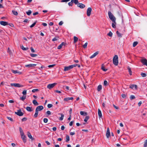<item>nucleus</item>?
Wrapping results in <instances>:
<instances>
[{
	"mask_svg": "<svg viewBox=\"0 0 147 147\" xmlns=\"http://www.w3.org/2000/svg\"><path fill=\"white\" fill-rule=\"evenodd\" d=\"M108 14L109 18L113 22L115 23V24H116L115 22L116 18L113 15V14L110 11H109L108 12Z\"/></svg>",
	"mask_w": 147,
	"mask_h": 147,
	"instance_id": "nucleus-1",
	"label": "nucleus"
},
{
	"mask_svg": "<svg viewBox=\"0 0 147 147\" xmlns=\"http://www.w3.org/2000/svg\"><path fill=\"white\" fill-rule=\"evenodd\" d=\"M118 57L117 55H115L113 58V63L115 65H117L118 64Z\"/></svg>",
	"mask_w": 147,
	"mask_h": 147,
	"instance_id": "nucleus-2",
	"label": "nucleus"
},
{
	"mask_svg": "<svg viewBox=\"0 0 147 147\" xmlns=\"http://www.w3.org/2000/svg\"><path fill=\"white\" fill-rule=\"evenodd\" d=\"M57 84L56 83H54L53 84H49L47 86V88L49 89H51V88H53Z\"/></svg>",
	"mask_w": 147,
	"mask_h": 147,
	"instance_id": "nucleus-3",
	"label": "nucleus"
},
{
	"mask_svg": "<svg viewBox=\"0 0 147 147\" xmlns=\"http://www.w3.org/2000/svg\"><path fill=\"white\" fill-rule=\"evenodd\" d=\"M92 9L91 7H88L87 10V15L88 16H90Z\"/></svg>",
	"mask_w": 147,
	"mask_h": 147,
	"instance_id": "nucleus-4",
	"label": "nucleus"
},
{
	"mask_svg": "<svg viewBox=\"0 0 147 147\" xmlns=\"http://www.w3.org/2000/svg\"><path fill=\"white\" fill-rule=\"evenodd\" d=\"M141 61L144 65L147 66V60L146 59L144 58L141 59Z\"/></svg>",
	"mask_w": 147,
	"mask_h": 147,
	"instance_id": "nucleus-5",
	"label": "nucleus"
},
{
	"mask_svg": "<svg viewBox=\"0 0 147 147\" xmlns=\"http://www.w3.org/2000/svg\"><path fill=\"white\" fill-rule=\"evenodd\" d=\"M106 136L107 138H109V137L110 136V132L109 131V127L107 128V132L106 134Z\"/></svg>",
	"mask_w": 147,
	"mask_h": 147,
	"instance_id": "nucleus-6",
	"label": "nucleus"
},
{
	"mask_svg": "<svg viewBox=\"0 0 147 147\" xmlns=\"http://www.w3.org/2000/svg\"><path fill=\"white\" fill-rule=\"evenodd\" d=\"M19 130H20V135L21 136V137L22 136H25V135L24 134L22 129V128L20 127H19Z\"/></svg>",
	"mask_w": 147,
	"mask_h": 147,
	"instance_id": "nucleus-7",
	"label": "nucleus"
},
{
	"mask_svg": "<svg viewBox=\"0 0 147 147\" xmlns=\"http://www.w3.org/2000/svg\"><path fill=\"white\" fill-rule=\"evenodd\" d=\"M0 24L2 25L3 26H5L8 25H9L8 23L6 22L3 21H1L0 22Z\"/></svg>",
	"mask_w": 147,
	"mask_h": 147,
	"instance_id": "nucleus-8",
	"label": "nucleus"
},
{
	"mask_svg": "<svg viewBox=\"0 0 147 147\" xmlns=\"http://www.w3.org/2000/svg\"><path fill=\"white\" fill-rule=\"evenodd\" d=\"M77 6L81 9L85 7L84 5L81 3H78L77 5Z\"/></svg>",
	"mask_w": 147,
	"mask_h": 147,
	"instance_id": "nucleus-9",
	"label": "nucleus"
},
{
	"mask_svg": "<svg viewBox=\"0 0 147 147\" xmlns=\"http://www.w3.org/2000/svg\"><path fill=\"white\" fill-rule=\"evenodd\" d=\"M43 108L44 107L42 106H39L37 107L36 109L38 111H40L42 110Z\"/></svg>",
	"mask_w": 147,
	"mask_h": 147,
	"instance_id": "nucleus-10",
	"label": "nucleus"
},
{
	"mask_svg": "<svg viewBox=\"0 0 147 147\" xmlns=\"http://www.w3.org/2000/svg\"><path fill=\"white\" fill-rule=\"evenodd\" d=\"M66 45V43L63 42H62L59 45L57 49H61L62 48V47L63 45L65 46Z\"/></svg>",
	"mask_w": 147,
	"mask_h": 147,
	"instance_id": "nucleus-11",
	"label": "nucleus"
},
{
	"mask_svg": "<svg viewBox=\"0 0 147 147\" xmlns=\"http://www.w3.org/2000/svg\"><path fill=\"white\" fill-rule=\"evenodd\" d=\"M27 136L28 137L32 140H33L34 139V138L32 137L31 134L29 131H28L27 132Z\"/></svg>",
	"mask_w": 147,
	"mask_h": 147,
	"instance_id": "nucleus-12",
	"label": "nucleus"
},
{
	"mask_svg": "<svg viewBox=\"0 0 147 147\" xmlns=\"http://www.w3.org/2000/svg\"><path fill=\"white\" fill-rule=\"evenodd\" d=\"M36 64H30L28 65H25L26 67H34L36 66Z\"/></svg>",
	"mask_w": 147,
	"mask_h": 147,
	"instance_id": "nucleus-13",
	"label": "nucleus"
},
{
	"mask_svg": "<svg viewBox=\"0 0 147 147\" xmlns=\"http://www.w3.org/2000/svg\"><path fill=\"white\" fill-rule=\"evenodd\" d=\"M71 69L70 66H69L67 67H64V71H66L70 70Z\"/></svg>",
	"mask_w": 147,
	"mask_h": 147,
	"instance_id": "nucleus-14",
	"label": "nucleus"
},
{
	"mask_svg": "<svg viewBox=\"0 0 147 147\" xmlns=\"http://www.w3.org/2000/svg\"><path fill=\"white\" fill-rule=\"evenodd\" d=\"M24 143H25L26 142V136L21 137Z\"/></svg>",
	"mask_w": 147,
	"mask_h": 147,
	"instance_id": "nucleus-15",
	"label": "nucleus"
},
{
	"mask_svg": "<svg viewBox=\"0 0 147 147\" xmlns=\"http://www.w3.org/2000/svg\"><path fill=\"white\" fill-rule=\"evenodd\" d=\"M98 53V52L97 51L93 55H92V56H91L90 57V59H92L93 58L95 57L96 55H97Z\"/></svg>",
	"mask_w": 147,
	"mask_h": 147,
	"instance_id": "nucleus-16",
	"label": "nucleus"
},
{
	"mask_svg": "<svg viewBox=\"0 0 147 147\" xmlns=\"http://www.w3.org/2000/svg\"><path fill=\"white\" fill-rule=\"evenodd\" d=\"M80 114L81 115L83 116H87L88 115L87 113L86 112L81 111L80 112Z\"/></svg>",
	"mask_w": 147,
	"mask_h": 147,
	"instance_id": "nucleus-17",
	"label": "nucleus"
},
{
	"mask_svg": "<svg viewBox=\"0 0 147 147\" xmlns=\"http://www.w3.org/2000/svg\"><path fill=\"white\" fill-rule=\"evenodd\" d=\"M129 88L131 89H133L134 88L135 89H137V86L136 85L132 84L130 86Z\"/></svg>",
	"mask_w": 147,
	"mask_h": 147,
	"instance_id": "nucleus-18",
	"label": "nucleus"
},
{
	"mask_svg": "<svg viewBox=\"0 0 147 147\" xmlns=\"http://www.w3.org/2000/svg\"><path fill=\"white\" fill-rule=\"evenodd\" d=\"M98 114L99 118H101L102 117V114L101 111L99 109H98Z\"/></svg>",
	"mask_w": 147,
	"mask_h": 147,
	"instance_id": "nucleus-19",
	"label": "nucleus"
},
{
	"mask_svg": "<svg viewBox=\"0 0 147 147\" xmlns=\"http://www.w3.org/2000/svg\"><path fill=\"white\" fill-rule=\"evenodd\" d=\"M26 96L23 95L22 97L20 98V99L23 101H24L26 98Z\"/></svg>",
	"mask_w": 147,
	"mask_h": 147,
	"instance_id": "nucleus-20",
	"label": "nucleus"
},
{
	"mask_svg": "<svg viewBox=\"0 0 147 147\" xmlns=\"http://www.w3.org/2000/svg\"><path fill=\"white\" fill-rule=\"evenodd\" d=\"M59 115H61V117L59 118V120L60 121H62L63 119V117H64V115L63 113H59Z\"/></svg>",
	"mask_w": 147,
	"mask_h": 147,
	"instance_id": "nucleus-21",
	"label": "nucleus"
},
{
	"mask_svg": "<svg viewBox=\"0 0 147 147\" xmlns=\"http://www.w3.org/2000/svg\"><path fill=\"white\" fill-rule=\"evenodd\" d=\"M38 111H37V110L36 109L35 113L34 115V118H36L37 117L38 114Z\"/></svg>",
	"mask_w": 147,
	"mask_h": 147,
	"instance_id": "nucleus-22",
	"label": "nucleus"
},
{
	"mask_svg": "<svg viewBox=\"0 0 147 147\" xmlns=\"http://www.w3.org/2000/svg\"><path fill=\"white\" fill-rule=\"evenodd\" d=\"M26 110L28 111L31 112L32 110V107H27L26 108Z\"/></svg>",
	"mask_w": 147,
	"mask_h": 147,
	"instance_id": "nucleus-23",
	"label": "nucleus"
},
{
	"mask_svg": "<svg viewBox=\"0 0 147 147\" xmlns=\"http://www.w3.org/2000/svg\"><path fill=\"white\" fill-rule=\"evenodd\" d=\"M32 102L33 104L35 105H38V103L37 102L36 100H33Z\"/></svg>",
	"mask_w": 147,
	"mask_h": 147,
	"instance_id": "nucleus-24",
	"label": "nucleus"
},
{
	"mask_svg": "<svg viewBox=\"0 0 147 147\" xmlns=\"http://www.w3.org/2000/svg\"><path fill=\"white\" fill-rule=\"evenodd\" d=\"M11 86L16 87H18V84L12 83L11 84Z\"/></svg>",
	"mask_w": 147,
	"mask_h": 147,
	"instance_id": "nucleus-25",
	"label": "nucleus"
},
{
	"mask_svg": "<svg viewBox=\"0 0 147 147\" xmlns=\"http://www.w3.org/2000/svg\"><path fill=\"white\" fill-rule=\"evenodd\" d=\"M20 48L21 49H22L23 50H27L28 49V47L25 48L23 45L20 46Z\"/></svg>",
	"mask_w": 147,
	"mask_h": 147,
	"instance_id": "nucleus-26",
	"label": "nucleus"
},
{
	"mask_svg": "<svg viewBox=\"0 0 147 147\" xmlns=\"http://www.w3.org/2000/svg\"><path fill=\"white\" fill-rule=\"evenodd\" d=\"M12 12L13 13L15 16H17L18 14V12L15 10H13L12 11Z\"/></svg>",
	"mask_w": 147,
	"mask_h": 147,
	"instance_id": "nucleus-27",
	"label": "nucleus"
},
{
	"mask_svg": "<svg viewBox=\"0 0 147 147\" xmlns=\"http://www.w3.org/2000/svg\"><path fill=\"white\" fill-rule=\"evenodd\" d=\"M74 43H76L78 41V38L77 37L74 36Z\"/></svg>",
	"mask_w": 147,
	"mask_h": 147,
	"instance_id": "nucleus-28",
	"label": "nucleus"
},
{
	"mask_svg": "<svg viewBox=\"0 0 147 147\" xmlns=\"http://www.w3.org/2000/svg\"><path fill=\"white\" fill-rule=\"evenodd\" d=\"M116 33L117 35V36L119 37H121L122 36V35L118 31H117L116 32Z\"/></svg>",
	"mask_w": 147,
	"mask_h": 147,
	"instance_id": "nucleus-29",
	"label": "nucleus"
},
{
	"mask_svg": "<svg viewBox=\"0 0 147 147\" xmlns=\"http://www.w3.org/2000/svg\"><path fill=\"white\" fill-rule=\"evenodd\" d=\"M102 88V86L101 85H98V86L97 88V90L98 91H100V90H101Z\"/></svg>",
	"mask_w": 147,
	"mask_h": 147,
	"instance_id": "nucleus-30",
	"label": "nucleus"
},
{
	"mask_svg": "<svg viewBox=\"0 0 147 147\" xmlns=\"http://www.w3.org/2000/svg\"><path fill=\"white\" fill-rule=\"evenodd\" d=\"M66 142H68V141H69V140H70L69 136L68 135H66Z\"/></svg>",
	"mask_w": 147,
	"mask_h": 147,
	"instance_id": "nucleus-31",
	"label": "nucleus"
},
{
	"mask_svg": "<svg viewBox=\"0 0 147 147\" xmlns=\"http://www.w3.org/2000/svg\"><path fill=\"white\" fill-rule=\"evenodd\" d=\"M89 118L90 117L89 116H86L84 119V121L86 122H87L88 120L89 119Z\"/></svg>",
	"mask_w": 147,
	"mask_h": 147,
	"instance_id": "nucleus-32",
	"label": "nucleus"
},
{
	"mask_svg": "<svg viewBox=\"0 0 147 147\" xmlns=\"http://www.w3.org/2000/svg\"><path fill=\"white\" fill-rule=\"evenodd\" d=\"M73 3H74L76 5H78V0H72Z\"/></svg>",
	"mask_w": 147,
	"mask_h": 147,
	"instance_id": "nucleus-33",
	"label": "nucleus"
},
{
	"mask_svg": "<svg viewBox=\"0 0 147 147\" xmlns=\"http://www.w3.org/2000/svg\"><path fill=\"white\" fill-rule=\"evenodd\" d=\"M24 113L22 112L21 110V109H19V116H21L23 115Z\"/></svg>",
	"mask_w": 147,
	"mask_h": 147,
	"instance_id": "nucleus-34",
	"label": "nucleus"
},
{
	"mask_svg": "<svg viewBox=\"0 0 147 147\" xmlns=\"http://www.w3.org/2000/svg\"><path fill=\"white\" fill-rule=\"evenodd\" d=\"M128 70V71L129 73V74L130 75H132V71H131V68L129 67H128L127 68Z\"/></svg>",
	"mask_w": 147,
	"mask_h": 147,
	"instance_id": "nucleus-35",
	"label": "nucleus"
},
{
	"mask_svg": "<svg viewBox=\"0 0 147 147\" xmlns=\"http://www.w3.org/2000/svg\"><path fill=\"white\" fill-rule=\"evenodd\" d=\"M141 75L143 77H145L146 76V74L142 72L141 73Z\"/></svg>",
	"mask_w": 147,
	"mask_h": 147,
	"instance_id": "nucleus-36",
	"label": "nucleus"
},
{
	"mask_svg": "<svg viewBox=\"0 0 147 147\" xmlns=\"http://www.w3.org/2000/svg\"><path fill=\"white\" fill-rule=\"evenodd\" d=\"M7 52L9 53V54L10 55H12V52L11 51V50H10L9 48H8V49Z\"/></svg>",
	"mask_w": 147,
	"mask_h": 147,
	"instance_id": "nucleus-37",
	"label": "nucleus"
},
{
	"mask_svg": "<svg viewBox=\"0 0 147 147\" xmlns=\"http://www.w3.org/2000/svg\"><path fill=\"white\" fill-rule=\"evenodd\" d=\"M59 37L58 36H56L52 40L53 41H54L57 40L59 38Z\"/></svg>",
	"mask_w": 147,
	"mask_h": 147,
	"instance_id": "nucleus-38",
	"label": "nucleus"
},
{
	"mask_svg": "<svg viewBox=\"0 0 147 147\" xmlns=\"http://www.w3.org/2000/svg\"><path fill=\"white\" fill-rule=\"evenodd\" d=\"M108 85V82L106 80H105L104 82V85L106 86H107Z\"/></svg>",
	"mask_w": 147,
	"mask_h": 147,
	"instance_id": "nucleus-39",
	"label": "nucleus"
},
{
	"mask_svg": "<svg viewBox=\"0 0 147 147\" xmlns=\"http://www.w3.org/2000/svg\"><path fill=\"white\" fill-rule=\"evenodd\" d=\"M32 13V11L30 10H29L28 11L26 12V13L28 15H30Z\"/></svg>",
	"mask_w": 147,
	"mask_h": 147,
	"instance_id": "nucleus-40",
	"label": "nucleus"
},
{
	"mask_svg": "<svg viewBox=\"0 0 147 147\" xmlns=\"http://www.w3.org/2000/svg\"><path fill=\"white\" fill-rule=\"evenodd\" d=\"M144 147H146L147 146V139L144 142Z\"/></svg>",
	"mask_w": 147,
	"mask_h": 147,
	"instance_id": "nucleus-41",
	"label": "nucleus"
},
{
	"mask_svg": "<svg viewBox=\"0 0 147 147\" xmlns=\"http://www.w3.org/2000/svg\"><path fill=\"white\" fill-rule=\"evenodd\" d=\"M22 94L26 96L27 94V90H24L22 92Z\"/></svg>",
	"mask_w": 147,
	"mask_h": 147,
	"instance_id": "nucleus-42",
	"label": "nucleus"
},
{
	"mask_svg": "<svg viewBox=\"0 0 147 147\" xmlns=\"http://www.w3.org/2000/svg\"><path fill=\"white\" fill-rule=\"evenodd\" d=\"M113 33L111 31H110L107 34V35L110 36L112 37V36Z\"/></svg>",
	"mask_w": 147,
	"mask_h": 147,
	"instance_id": "nucleus-43",
	"label": "nucleus"
},
{
	"mask_svg": "<svg viewBox=\"0 0 147 147\" xmlns=\"http://www.w3.org/2000/svg\"><path fill=\"white\" fill-rule=\"evenodd\" d=\"M138 44V42L137 41L134 42L133 46V47H135Z\"/></svg>",
	"mask_w": 147,
	"mask_h": 147,
	"instance_id": "nucleus-44",
	"label": "nucleus"
},
{
	"mask_svg": "<svg viewBox=\"0 0 147 147\" xmlns=\"http://www.w3.org/2000/svg\"><path fill=\"white\" fill-rule=\"evenodd\" d=\"M30 55L32 57H34L37 56V55L31 53L30 54Z\"/></svg>",
	"mask_w": 147,
	"mask_h": 147,
	"instance_id": "nucleus-45",
	"label": "nucleus"
},
{
	"mask_svg": "<svg viewBox=\"0 0 147 147\" xmlns=\"http://www.w3.org/2000/svg\"><path fill=\"white\" fill-rule=\"evenodd\" d=\"M87 45H88V43L87 42H86L85 43V44L84 45H83V47L84 49H85V48H86Z\"/></svg>",
	"mask_w": 147,
	"mask_h": 147,
	"instance_id": "nucleus-46",
	"label": "nucleus"
},
{
	"mask_svg": "<svg viewBox=\"0 0 147 147\" xmlns=\"http://www.w3.org/2000/svg\"><path fill=\"white\" fill-rule=\"evenodd\" d=\"M77 65H78V64H75L72 65H70V66L71 67V68L72 69L73 67H75Z\"/></svg>",
	"mask_w": 147,
	"mask_h": 147,
	"instance_id": "nucleus-47",
	"label": "nucleus"
},
{
	"mask_svg": "<svg viewBox=\"0 0 147 147\" xmlns=\"http://www.w3.org/2000/svg\"><path fill=\"white\" fill-rule=\"evenodd\" d=\"M39 90L38 89H34L32 90V92H38L39 91Z\"/></svg>",
	"mask_w": 147,
	"mask_h": 147,
	"instance_id": "nucleus-48",
	"label": "nucleus"
},
{
	"mask_svg": "<svg viewBox=\"0 0 147 147\" xmlns=\"http://www.w3.org/2000/svg\"><path fill=\"white\" fill-rule=\"evenodd\" d=\"M127 57L128 58H131L130 54L129 52L127 54Z\"/></svg>",
	"mask_w": 147,
	"mask_h": 147,
	"instance_id": "nucleus-49",
	"label": "nucleus"
},
{
	"mask_svg": "<svg viewBox=\"0 0 147 147\" xmlns=\"http://www.w3.org/2000/svg\"><path fill=\"white\" fill-rule=\"evenodd\" d=\"M130 99L131 100L135 99V97L134 96L131 95L130 96Z\"/></svg>",
	"mask_w": 147,
	"mask_h": 147,
	"instance_id": "nucleus-50",
	"label": "nucleus"
},
{
	"mask_svg": "<svg viewBox=\"0 0 147 147\" xmlns=\"http://www.w3.org/2000/svg\"><path fill=\"white\" fill-rule=\"evenodd\" d=\"M73 1H72V0H71V2H69L68 3V4L69 6H72V5H73Z\"/></svg>",
	"mask_w": 147,
	"mask_h": 147,
	"instance_id": "nucleus-51",
	"label": "nucleus"
},
{
	"mask_svg": "<svg viewBox=\"0 0 147 147\" xmlns=\"http://www.w3.org/2000/svg\"><path fill=\"white\" fill-rule=\"evenodd\" d=\"M36 22H34V23H33L32 25H31L30 26V27L32 28V27H34V26L35 25V24H36Z\"/></svg>",
	"mask_w": 147,
	"mask_h": 147,
	"instance_id": "nucleus-52",
	"label": "nucleus"
},
{
	"mask_svg": "<svg viewBox=\"0 0 147 147\" xmlns=\"http://www.w3.org/2000/svg\"><path fill=\"white\" fill-rule=\"evenodd\" d=\"M101 69H102V70H103V71H106L107 70V69H105V68L104 67H103V66H102V67Z\"/></svg>",
	"mask_w": 147,
	"mask_h": 147,
	"instance_id": "nucleus-53",
	"label": "nucleus"
},
{
	"mask_svg": "<svg viewBox=\"0 0 147 147\" xmlns=\"http://www.w3.org/2000/svg\"><path fill=\"white\" fill-rule=\"evenodd\" d=\"M116 24H115V23L113 22L112 24V27L114 28H116Z\"/></svg>",
	"mask_w": 147,
	"mask_h": 147,
	"instance_id": "nucleus-54",
	"label": "nucleus"
},
{
	"mask_svg": "<svg viewBox=\"0 0 147 147\" xmlns=\"http://www.w3.org/2000/svg\"><path fill=\"white\" fill-rule=\"evenodd\" d=\"M74 123V121H71L69 123V125L70 126L72 125L73 123Z\"/></svg>",
	"mask_w": 147,
	"mask_h": 147,
	"instance_id": "nucleus-55",
	"label": "nucleus"
},
{
	"mask_svg": "<svg viewBox=\"0 0 147 147\" xmlns=\"http://www.w3.org/2000/svg\"><path fill=\"white\" fill-rule=\"evenodd\" d=\"M27 118L26 117H24L22 119V121H26L27 120Z\"/></svg>",
	"mask_w": 147,
	"mask_h": 147,
	"instance_id": "nucleus-56",
	"label": "nucleus"
},
{
	"mask_svg": "<svg viewBox=\"0 0 147 147\" xmlns=\"http://www.w3.org/2000/svg\"><path fill=\"white\" fill-rule=\"evenodd\" d=\"M69 97H67L65 98L64 99V101H66L69 100Z\"/></svg>",
	"mask_w": 147,
	"mask_h": 147,
	"instance_id": "nucleus-57",
	"label": "nucleus"
},
{
	"mask_svg": "<svg viewBox=\"0 0 147 147\" xmlns=\"http://www.w3.org/2000/svg\"><path fill=\"white\" fill-rule=\"evenodd\" d=\"M48 119L47 118H44L43 119L44 122L45 123H47V122Z\"/></svg>",
	"mask_w": 147,
	"mask_h": 147,
	"instance_id": "nucleus-58",
	"label": "nucleus"
},
{
	"mask_svg": "<svg viewBox=\"0 0 147 147\" xmlns=\"http://www.w3.org/2000/svg\"><path fill=\"white\" fill-rule=\"evenodd\" d=\"M52 106H53V105L52 104H48L47 105V107L49 108H50L51 107H52Z\"/></svg>",
	"mask_w": 147,
	"mask_h": 147,
	"instance_id": "nucleus-59",
	"label": "nucleus"
},
{
	"mask_svg": "<svg viewBox=\"0 0 147 147\" xmlns=\"http://www.w3.org/2000/svg\"><path fill=\"white\" fill-rule=\"evenodd\" d=\"M7 118L8 119L10 120L11 121H13V119L10 117H7Z\"/></svg>",
	"mask_w": 147,
	"mask_h": 147,
	"instance_id": "nucleus-60",
	"label": "nucleus"
},
{
	"mask_svg": "<svg viewBox=\"0 0 147 147\" xmlns=\"http://www.w3.org/2000/svg\"><path fill=\"white\" fill-rule=\"evenodd\" d=\"M55 65V64H53V65H49L48 66V67L49 68H50V67H54Z\"/></svg>",
	"mask_w": 147,
	"mask_h": 147,
	"instance_id": "nucleus-61",
	"label": "nucleus"
},
{
	"mask_svg": "<svg viewBox=\"0 0 147 147\" xmlns=\"http://www.w3.org/2000/svg\"><path fill=\"white\" fill-rule=\"evenodd\" d=\"M12 72L14 74L18 73V72L17 70H12Z\"/></svg>",
	"mask_w": 147,
	"mask_h": 147,
	"instance_id": "nucleus-62",
	"label": "nucleus"
},
{
	"mask_svg": "<svg viewBox=\"0 0 147 147\" xmlns=\"http://www.w3.org/2000/svg\"><path fill=\"white\" fill-rule=\"evenodd\" d=\"M121 96H122V97L123 98H125L126 97V95L125 94H122L121 95Z\"/></svg>",
	"mask_w": 147,
	"mask_h": 147,
	"instance_id": "nucleus-63",
	"label": "nucleus"
},
{
	"mask_svg": "<svg viewBox=\"0 0 147 147\" xmlns=\"http://www.w3.org/2000/svg\"><path fill=\"white\" fill-rule=\"evenodd\" d=\"M46 113H47V114L48 115H51V112L49 111H47V112H46Z\"/></svg>",
	"mask_w": 147,
	"mask_h": 147,
	"instance_id": "nucleus-64",
	"label": "nucleus"
}]
</instances>
